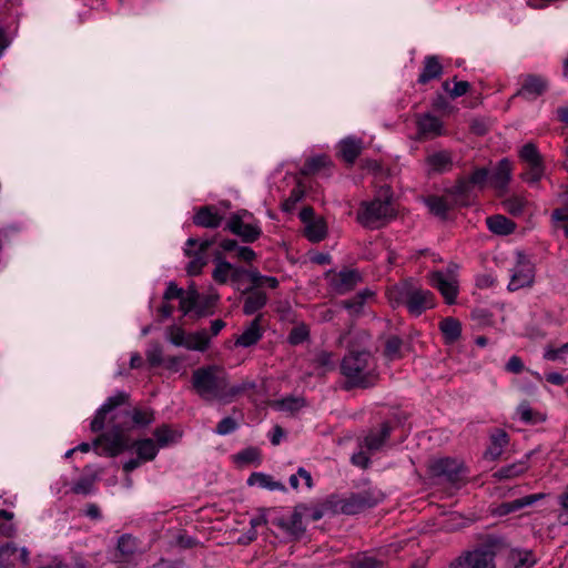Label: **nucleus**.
Instances as JSON below:
<instances>
[{"instance_id":"1","label":"nucleus","mask_w":568,"mask_h":568,"mask_svg":"<svg viewBox=\"0 0 568 568\" xmlns=\"http://www.w3.org/2000/svg\"><path fill=\"white\" fill-rule=\"evenodd\" d=\"M154 412L151 408H133L123 410L111 416V429L100 435L93 446L101 448L99 454L111 457L118 456L131 447L130 439L125 434L132 427H145L153 423Z\"/></svg>"},{"instance_id":"2","label":"nucleus","mask_w":568,"mask_h":568,"mask_svg":"<svg viewBox=\"0 0 568 568\" xmlns=\"http://www.w3.org/2000/svg\"><path fill=\"white\" fill-rule=\"evenodd\" d=\"M344 389L371 388L378 381L377 364L371 352L351 349L339 365Z\"/></svg>"},{"instance_id":"3","label":"nucleus","mask_w":568,"mask_h":568,"mask_svg":"<svg viewBox=\"0 0 568 568\" xmlns=\"http://www.w3.org/2000/svg\"><path fill=\"white\" fill-rule=\"evenodd\" d=\"M507 548L506 540L497 535H487L473 548L463 550L448 568H497L496 557Z\"/></svg>"},{"instance_id":"4","label":"nucleus","mask_w":568,"mask_h":568,"mask_svg":"<svg viewBox=\"0 0 568 568\" xmlns=\"http://www.w3.org/2000/svg\"><path fill=\"white\" fill-rule=\"evenodd\" d=\"M226 372L216 365L200 367L192 373V387L204 400L223 403Z\"/></svg>"},{"instance_id":"5","label":"nucleus","mask_w":568,"mask_h":568,"mask_svg":"<svg viewBox=\"0 0 568 568\" xmlns=\"http://www.w3.org/2000/svg\"><path fill=\"white\" fill-rule=\"evenodd\" d=\"M395 217L392 194L388 189L379 191L372 201H364L357 211V221L364 227L377 229Z\"/></svg>"},{"instance_id":"6","label":"nucleus","mask_w":568,"mask_h":568,"mask_svg":"<svg viewBox=\"0 0 568 568\" xmlns=\"http://www.w3.org/2000/svg\"><path fill=\"white\" fill-rule=\"evenodd\" d=\"M384 494L377 489L363 490L351 494L345 498L332 496L326 500L324 507L334 514L356 515L379 504Z\"/></svg>"},{"instance_id":"7","label":"nucleus","mask_w":568,"mask_h":568,"mask_svg":"<svg viewBox=\"0 0 568 568\" xmlns=\"http://www.w3.org/2000/svg\"><path fill=\"white\" fill-rule=\"evenodd\" d=\"M306 511H308L307 506L297 505L291 515L273 517L272 524L281 528L287 535L300 538L305 532L303 517L306 516Z\"/></svg>"},{"instance_id":"8","label":"nucleus","mask_w":568,"mask_h":568,"mask_svg":"<svg viewBox=\"0 0 568 568\" xmlns=\"http://www.w3.org/2000/svg\"><path fill=\"white\" fill-rule=\"evenodd\" d=\"M326 277L331 290L338 295L351 292L362 282L361 273L349 268H344L339 272H328Z\"/></svg>"},{"instance_id":"9","label":"nucleus","mask_w":568,"mask_h":568,"mask_svg":"<svg viewBox=\"0 0 568 568\" xmlns=\"http://www.w3.org/2000/svg\"><path fill=\"white\" fill-rule=\"evenodd\" d=\"M535 272L534 265L519 254V258L511 270V276L508 284L509 291H517L534 283Z\"/></svg>"},{"instance_id":"10","label":"nucleus","mask_w":568,"mask_h":568,"mask_svg":"<svg viewBox=\"0 0 568 568\" xmlns=\"http://www.w3.org/2000/svg\"><path fill=\"white\" fill-rule=\"evenodd\" d=\"M433 476L443 478L450 483H456L462 478L463 466L453 458L434 459L429 464Z\"/></svg>"},{"instance_id":"11","label":"nucleus","mask_w":568,"mask_h":568,"mask_svg":"<svg viewBox=\"0 0 568 568\" xmlns=\"http://www.w3.org/2000/svg\"><path fill=\"white\" fill-rule=\"evenodd\" d=\"M129 394L125 392H118L113 396H110L104 404L98 409L94 418L91 422V430L100 432L103 429L108 415L111 414L116 407L128 403Z\"/></svg>"},{"instance_id":"12","label":"nucleus","mask_w":568,"mask_h":568,"mask_svg":"<svg viewBox=\"0 0 568 568\" xmlns=\"http://www.w3.org/2000/svg\"><path fill=\"white\" fill-rule=\"evenodd\" d=\"M434 305L433 293L428 290L422 288L415 283L405 305L408 312L414 316H419L426 310L434 307Z\"/></svg>"},{"instance_id":"13","label":"nucleus","mask_w":568,"mask_h":568,"mask_svg":"<svg viewBox=\"0 0 568 568\" xmlns=\"http://www.w3.org/2000/svg\"><path fill=\"white\" fill-rule=\"evenodd\" d=\"M548 89V81L546 78L537 74H526L523 78L520 89L515 93V97H521L528 101H534Z\"/></svg>"},{"instance_id":"14","label":"nucleus","mask_w":568,"mask_h":568,"mask_svg":"<svg viewBox=\"0 0 568 568\" xmlns=\"http://www.w3.org/2000/svg\"><path fill=\"white\" fill-rule=\"evenodd\" d=\"M226 229L240 236L245 243L255 242L262 234L261 229L255 224L244 223L241 214H233L226 223Z\"/></svg>"},{"instance_id":"15","label":"nucleus","mask_w":568,"mask_h":568,"mask_svg":"<svg viewBox=\"0 0 568 568\" xmlns=\"http://www.w3.org/2000/svg\"><path fill=\"white\" fill-rule=\"evenodd\" d=\"M430 284L444 296L447 304H454L458 293L457 281L453 275H445L442 271L430 274Z\"/></svg>"},{"instance_id":"16","label":"nucleus","mask_w":568,"mask_h":568,"mask_svg":"<svg viewBox=\"0 0 568 568\" xmlns=\"http://www.w3.org/2000/svg\"><path fill=\"white\" fill-rule=\"evenodd\" d=\"M197 245V240L190 237L186 241V247L184 248V253L186 256L191 258L186 266V271L189 275H197L202 272V268L207 264L209 257L206 253H202L197 250H192V247Z\"/></svg>"},{"instance_id":"17","label":"nucleus","mask_w":568,"mask_h":568,"mask_svg":"<svg viewBox=\"0 0 568 568\" xmlns=\"http://www.w3.org/2000/svg\"><path fill=\"white\" fill-rule=\"evenodd\" d=\"M511 172V162L506 158L500 160L494 170L489 172V184L496 190L504 191L510 181Z\"/></svg>"},{"instance_id":"18","label":"nucleus","mask_w":568,"mask_h":568,"mask_svg":"<svg viewBox=\"0 0 568 568\" xmlns=\"http://www.w3.org/2000/svg\"><path fill=\"white\" fill-rule=\"evenodd\" d=\"M428 173H445L452 170L453 158L448 151H437L427 155L426 160Z\"/></svg>"},{"instance_id":"19","label":"nucleus","mask_w":568,"mask_h":568,"mask_svg":"<svg viewBox=\"0 0 568 568\" xmlns=\"http://www.w3.org/2000/svg\"><path fill=\"white\" fill-rule=\"evenodd\" d=\"M418 133L424 138H435L443 133V122L430 113L419 115L417 119Z\"/></svg>"},{"instance_id":"20","label":"nucleus","mask_w":568,"mask_h":568,"mask_svg":"<svg viewBox=\"0 0 568 568\" xmlns=\"http://www.w3.org/2000/svg\"><path fill=\"white\" fill-rule=\"evenodd\" d=\"M414 284L415 283L412 280H406L387 290L386 294L392 307L396 308L400 305H406Z\"/></svg>"},{"instance_id":"21","label":"nucleus","mask_w":568,"mask_h":568,"mask_svg":"<svg viewBox=\"0 0 568 568\" xmlns=\"http://www.w3.org/2000/svg\"><path fill=\"white\" fill-rule=\"evenodd\" d=\"M222 220L223 217L219 214L216 207L211 205L202 206L193 217L195 225L206 229L219 227L222 223Z\"/></svg>"},{"instance_id":"22","label":"nucleus","mask_w":568,"mask_h":568,"mask_svg":"<svg viewBox=\"0 0 568 568\" xmlns=\"http://www.w3.org/2000/svg\"><path fill=\"white\" fill-rule=\"evenodd\" d=\"M243 312L245 315H253L262 310L267 303V295L256 288L250 287L245 291Z\"/></svg>"},{"instance_id":"23","label":"nucleus","mask_w":568,"mask_h":568,"mask_svg":"<svg viewBox=\"0 0 568 568\" xmlns=\"http://www.w3.org/2000/svg\"><path fill=\"white\" fill-rule=\"evenodd\" d=\"M262 315H257L244 332L236 338L235 344L242 347H250L262 338L261 320Z\"/></svg>"},{"instance_id":"24","label":"nucleus","mask_w":568,"mask_h":568,"mask_svg":"<svg viewBox=\"0 0 568 568\" xmlns=\"http://www.w3.org/2000/svg\"><path fill=\"white\" fill-rule=\"evenodd\" d=\"M541 498H544L542 494H534L525 496L523 498L515 499L513 501L503 503L496 508L495 514H497L498 516H505L510 513L517 511L524 507L530 506Z\"/></svg>"},{"instance_id":"25","label":"nucleus","mask_w":568,"mask_h":568,"mask_svg":"<svg viewBox=\"0 0 568 568\" xmlns=\"http://www.w3.org/2000/svg\"><path fill=\"white\" fill-rule=\"evenodd\" d=\"M392 427L388 423L382 424L377 432H371L365 437V447L371 452H376L382 448L385 442L389 438Z\"/></svg>"},{"instance_id":"26","label":"nucleus","mask_w":568,"mask_h":568,"mask_svg":"<svg viewBox=\"0 0 568 568\" xmlns=\"http://www.w3.org/2000/svg\"><path fill=\"white\" fill-rule=\"evenodd\" d=\"M248 486H258L268 490L286 491L285 486L281 481L273 479L271 475L264 473H253L247 479Z\"/></svg>"},{"instance_id":"27","label":"nucleus","mask_w":568,"mask_h":568,"mask_svg":"<svg viewBox=\"0 0 568 568\" xmlns=\"http://www.w3.org/2000/svg\"><path fill=\"white\" fill-rule=\"evenodd\" d=\"M490 232L498 235H508L515 230V223L504 215H493L486 220Z\"/></svg>"},{"instance_id":"28","label":"nucleus","mask_w":568,"mask_h":568,"mask_svg":"<svg viewBox=\"0 0 568 568\" xmlns=\"http://www.w3.org/2000/svg\"><path fill=\"white\" fill-rule=\"evenodd\" d=\"M443 67L436 57H426L423 72L418 77V82L425 84L433 79L440 77Z\"/></svg>"},{"instance_id":"29","label":"nucleus","mask_w":568,"mask_h":568,"mask_svg":"<svg viewBox=\"0 0 568 568\" xmlns=\"http://www.w3.org/2000/svg\"><path fill=\"white\" fill-rule=\"evenodd\" d=\"M304 235L308 241L317 243L323 241L327 235V225L323 217H316V220L305 225Z\"/></svg>"},{"instance_id":"30","label":"nucleus","mask_w":568,"mask_h":568,"mask_svg":"<svg viewBox=\"0 0 568 568\" xmlns=\"http://www.w3.org/2000/svg\"><path fill=\"white\" fill-rule=\"evenodd\" d=\"M362 141L355 138H346L341 142V154L348 163H354L362 151Z\"/></svg>"},{"instance_id":"31","label":"nucleus","mask_w":568,"mask_h":568,"mask_svg":"<svg viewBox=\"0 0 568 568\" xmlns=\"http://www.w3.org/2000/svg\"><path fill=\"white\" fill-rule=\"evenodd\" d=\"M439 328L444 335V338L447 343H454L456 342L462 334V325L460 322L453 317H446L444 318L440 324Z\"/></svg>"},{"instance_id":"32","label":"nucleus","mask_w":568,"mask_h":568,"mask_svg":"<svg viewBox=\"0 0 568 568\" xmlns=\"http://www.w3.org/2000/svg\"><path fill=\"white\" fill-rule=\"evenodd\" d=\"M425 204L429 211L439 217H446L447 212L452 209L453 204L448 197L432 195L425 199Z\"/></svg>"},{"instance_id":"33","label":"nucleus","mask_w":568,"mask_h":568,"mask_svg":"<svg viewBox=\"0 0 568 568\" xmlns=\"http://www.w3.org/2000/svg\"><path fill=\"white\" fill-rule=\"evenodd\" d=\"M255 387V383L250 381H242L241 383L231 385L229 382V376L226 375V387L224 388V397L223 403H231L236 396L244 394L248 389H253Z\"/></svg>"},{"instance_id":"34","label":"nucleus","mask_w":568,"mask_h":568,"mask_svg":"<svg viewBox=\"0 0 568 568\" xmlns=\"http://www.w3.org/2000/svg\"><path fill=\"white\" fill-rule=\"evenodd\" d=\"M527 469L528 466L526 463L518 462L499 468L497 471L493 474V477L498 480L511 479L525 474Z\"/></svg>"},{"instance_id":"35","label":"nucleus","mask_w":568,"mask_h":568,"mask_svg":"<svg viewBox=\"0 0 568 568\" xmlns=\"http://www.w3.org/2000/svg\"><path fill=\"white\" fill-rule=\"evenodd\" d=\"M215 268L212 273L213 280L219 284H225L230 278L231 271L233 270V265L226 261H224L220 253L215 255Z\"/></svg>"},{"instance_id":"36","label":"nucleus","mask_w":568,"mask_h":568,"mask_svg":"<svg viewBox=\"0 0 568 568\" xmlns=\"http://www.w3.org/2000/svg\"><path fill=\"white\" fill-rule=\"evenodd\" d=\"M513 568H531L536 558L530 550H513L509 556Z\"/></svg>"},{"instance_id":"37","label":"nucleus","mask_w":568,"mask_h":568,"mask_svg":"<svg viewBox=\"0 0 568 568\" xmlns=\"http://www.w3.org/2000/svg\"><path fill=\"white\" fill-rule=\"evenodd\" d=\"M199 301V292L192 284L186 292L183 291L182 297H180V310L184 315L193 312L195 314V307Z\"/></svg>"},{"instance_id":"38","label":"nucleus","mask_w":568,"mask_h":568,"mask_svg":"<svg viewBox=\"0 0 568 568\" xmlns=\"http://www.w3.org/2000/svg\"><path fill=\"white\" fill-rule=\"evenodd\" d=\"M217 300V294L201 295L199 293V301L195 307L194 315L199 318L213 314V307L215 306Z\"/></svg>"},{"instance_id":"39","label":"nucleus","mask_w":568,"mask_h":568,"mask_svg":"<svg viewBox=\"0 0 568 568\" xmlns=\"http://www.w3.org/2000/svg\"><path fill=\"white\" fill-rule=\"evenodd\" d=\"M210 344V336L205 329L187 335L185 346L192 351H205Z\"/></svg>"},{"instance_id":"40","label":"nucleus","mask_w":568,"mask_h":568,"mask_svg":"<svg viewBox=\"0 0 568 568\" xmlns=\"http://www.w3.org/2000/svg\"><path fill=\"white\" fill-rule=\"evenodd\" d=\"M135 447L138 457L143 462L153 460L158 454V447L150 438L136 442Z\"/></svg>"},{"instance_id":"41","label":"nucleus","mask_w":568,"mask_h":568,"mask_svg":"<svg viewBox=\"0 0 568 568\" xmlns=\"http://www.w3.org/2000/svg\"><path fill=\"white\" fill-rule=\"evenodd\" d=\"M373 292L368 288L361 291L353 298L344 301L343 306L351 311L353 314H358L362 311V307L366 301V298L372 297Z\"/></svg>"},{"instance_id":"42","label":"nucleus","mask_w":568,"mask_h":568,"mask_svg":"<svg viewBox=\"0 0 568 568\" xmlns=\"http://www.w3.org/2000/svg\"><path fill=\"white\" fill-rule=\"evenodd\" d=\"M519 158L529 166L542 164L541 155L532 143H527L520 149Z\"/></svg>"},{"instance_id":"43","label":"nucleus","mask_w":568,"mask_h":568,"mask_svg":"<svg viewBox=\"0 0 568 568\" xmlns=\"http://www.w3.org/2000/svg\"><path fill=\"white\" fill-rule=\"evenodd\" d=\"M247 276L250 277L253 288L258 290L260 287L267 285L271 288H276L278 286V281L273 276L262 275L258 271H248Z\"/></svg>"},{"instance_id":"44","label":"nucleus","mask_w":568,"mask_h":568,"mask_svg":"<svg viewBox=\"0 0 568 568\" xmlns=\"http://www.w3.org/2000/svg\"><path fill=\"white\" fill-rule=\"evenodd\" d=\"M527 203V200L521 196H511L503 202L504 209L514 216L521 215Z\"/></svg>"},{"instance_id":"45","label":"nucleus","mask_w":568,"mask_h":568,"mask_svg":"<svg viewBox=\"0 0 568 568\" xmlns=\"http://www.w3.org/2000/svg\"><path fill=\"white\" fill-rule=\"evenodd\" d=\"M508 443V435L504 430H497L491 435V446L488 449V454L491 457H498L501 454L503 447Z\"/></svg>"},{"instance_id":"46","label":"nucleus","mask_w":568,"mask_h":568,"mask_svg":"<svg viewBox=\"0 0 568 568\" xmlns=\"http://www.w3.org/2000/svg\"><path fill=\"white\" fill-rule=\"evenodd\" d=\"M118 550L122 556H132L138 550V540L131 535H123L118 540Z\"/></svg>"},{"instance_id":"47","label":"nucleus","mask_w":568,"mask_h":568,"mask_svg":"<svg viewBox=\"0 0 568 568\" xmlns=\"http://www.w3.org/2000/svg\"><path fill=\"white\" fill-rule=\"evenodd\" d=\"M328 163V159L325 155H318L314 156L312 159H308L303 168H302V174L310 175L318 172L322 168L326 166Z\"/></svg>"},{"instance_id":"48","label":"nucleus","mask_w":568,"mask_h":568,"mask_svg":"<svg viewBox=\"0 0 568 568\" xmlns=\"http://www.w3.org/2000/svg\"><path fill=\"white\" fill-rule=\"evenodd\" d=\"M13 514L1 509L0 510V535L4 537H12L16 534V527L11 523Z\"/></svg>"},{"instance_id":"49","label":"nucleus","mask_w":568,"mask_h":568,"mask_svg":"<svg viewBox=\"0 0 568 568\" xmlns=\"http://www.w3.org/2000/svg\"><path fill=\"white\" fill-rule=\"evenodd\" d=\"M402 344L403 341L398 336H389L385 343V356L392 361L399 358Z\"/></svg>"},{"instance_id":"50","label":"nucleus","mask_w":568,"mask_h":568,"mask_svg":"<svg viewBox=\"0 0 568 568\" xmlns=\"http://www.w3.org/2000/svg\"><path fill=\"white\" fill-rule=\"evenodd\" d=\"M470 84L467 81H455L454 88H450L449 81L443 83V89L450 95L452 99L459 98L467 93Z\"/></svg>"},{"instance_id":"51","label":"nucleus","mask_w":568,"mask_h":568,"mask_svg":"<svg viewBox=\"0 0 568 568\" xmlns=\"http://www.w3.org/2000/svg\"><path fill=\"white\" fill-rule=\"evenodd\" d=\"M18 551V548L12 542H7L0 547V568H13L10 557Z\"/></svg>"},{"instance_id":"52","label":"nucleus","mask_w":568,"mask_h":568,"mask_svg":"<svg viewBox=\"0 0 568 568\" xmlns=\"http://www.w3.org/2000/svg\"><path fill=\"white\" fill-rule=\"evenodd\" d=\"M236 460L239 463H243V464L254 463L256 465H260V463H261L260 450L257 448H254V447H250V448L243 449L242 452H240L236 455Z\"/></svg>"},{"instance_id":"53","label":"nucleus","mask_w":568,"mask_h":568,"mask_svg":"<svg viewBox=\"0 0 568 568\" xmlns=\"http://www.w3.org/2000/svg\"><path fill=\"white\" fill-rule=\"evenodd\" d=\"M168 339L175 346H185L187 336L183 328L172 325L166 331Z\"/></svg>"},{"instance_id":"54","label":"nucleus","mask_w":568,"mask_h":568,"mask_svg":"<svg viewBox=\"0 0 568 568\" xmlns=\"http://www.w3.org/2000/svg\"><path fill=\"white\" fill-rule=\"evenodd\" d=\"M304 405V399L298 397H288L276 402L278 409L291 413L301 409Z\"/></svg>"},{"instance_id":"55","label":"nucleus","mask_w":568,"mask_h":568,"mask_svg":"<svg viewBox=\"0 0 568 568\" xmlns=\"http://www.w3.org/2000/svg\"><path fill=\"white\" fill-rule=\"evenodd\" d=\"M314 363L317 367L323 368V373L333 371L335 367L333 354L329 352L322 351L316 354Z\"/></svg>"},{"instance_id":"56","label":"nucleus","mask_w":568,"mask_h":568,"mask_svg":"<svg viewBox=\"0 0 568 568\" xmlns=\"http://www.w3.org/2000/svg\"><path fill=\"white\" fill-rule=\"evenodd\" d=\"M470 185L483 189L489 182V171L486 168L475 170L468 180Z\"/></svg>"},{"instance_id":"57","label":"nucleus","mask_w":568,"mask_h":568,"mask_svg":"<svg viewBox=\"0 0 568 568\" xmlns=\"http://www.w3.org/2000/svg\"><path fill=\"white\" fill-rule=\"evenodd\" d=\"M308 328L305 325H298L292 328L288 335V342L292 345H298L307 339Z\"/></svg>"},{"instance_id":"58","label":"nucleus","mask_w":568,"mask_h":568,"mask_svg":"<svg viewBox=\"0 0 568 568\" xmlns=\"http://www.w3.org/2000/svg\"><path fill=\"white\" fill-rule=\"evenodd\" d=\"M239 427L237 422L233 417H224L215 428V433L225 436L235 432Z\"/></svg>"},{"instance_id":"59","label":"nucleus","mask_w":568,"mask_h":568,"mask_svg":"<svg viewBox=\"0 0 568 568\" xmlns=\"http://www.w3.org/2000/svg\"><path fill=\"white\" fill-rule=\"evenodd\" d=\"M544 175V164L531 165L529 170L521 174V179L529 184H535L540 181Z\"/></svg>"},{"instance_id":"60","label":"nucleus","mask_w":568,"mask_h":568,"mask_svg":"<svg viewBox=\"0 0 568 568\" xmlns=\"http://www.w3.org/2000/svg\"><path fill=\"white\" fill-rule=\"evenodd\" d=\"M154 436L161 447L166 446L174 439V433L165 425L158 427L154 430Z\"/></svg>"},{"instance_id":"61","label":"nucleus","mask_w":568,"mask_h":568,"mask_svg":"<svg viewBox=\"0 0 568 568\" xmlns=\"http://www.w3.org/2000/svg\"><path fill=\"white\" fill-rule=\"evenodd\" d=\"M146 358L152 366H159L163 361L161 346L153 344L146 352Z\"/></svg>"},{"instance_id":"62","label":"nucleus","mask_w":568,"mask_h":568,"mask_svg":"<svg viewBox=\"0 0 568 568\" xmlns=\"http://www.w3.org/2000/svg\"><path fill=\"white\" fill-rule=\"evenodd\" d=\"M559 505L561 506L559 520L561 524L568 525V485L566 486L562 494L559 496Z\"/></svg>"},{"instance_id":"63","label":"nucleus","mask_w":568,"mask_h":568,"mask_svg":"<svg viewBox=\"0 0 568 568\" xmlns=\"http://www.w3.org/2000/svg\"><path fill=\"white\" fill-rule=\"evenodd\" d=\"M355 568H382L383 561L377 560L374 557H362L355 560Z\"/></svg>"},{"instance_id":"64","label":"nucleus","mask_w":568,"mask_h":568,"mask_svg":"<svg viewBox=\"0 0 568 568\" xmlns=\"http://www.w3.org/2000/svg\"><path fill=\"white\" fill-rule=\"evenodd\" d=\"M551 216L554 221L564 223L562 229L565 235L568 237V206L555 210Z\"/></svg>"}]
</instances>
